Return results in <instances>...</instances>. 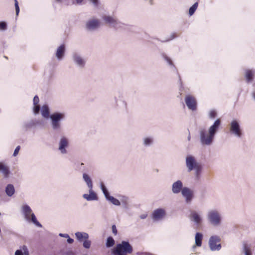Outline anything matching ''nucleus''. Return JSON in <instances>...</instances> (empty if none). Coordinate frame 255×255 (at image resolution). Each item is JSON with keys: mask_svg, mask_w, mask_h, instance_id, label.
I'll return each mask as SVG.
<instances>
[{"mask_svg": "<svg viewBox=\"0 0 255 255\" xmlns=\"http://www.w3.org/2000/svg\"><path fill=\"white\" fill-rule=\"evenodd\" d=\"M171 38L170 39H167V40H166L165 41H164V42H167V41H169L171 39H173L174 37H175V36H174V34H172L171 35Z\"/></svg>", "mask_w": 255, "mask_h": 255, "instance_id": "nucleus-53", "label": "nucleus"}, {"mask_svg": "<svg viewBox=\"0 0 255 255\" xmlns=\"http://www.w3.org/2000/svg\"><path fill=\"white\" fill-rule=\"evenodd\" d=\"M7 29V23L5 21H0V30L5 31Z\"/></svg>", "mask_w": 255, "mask_h": 255, "instance_id": "nucleus-40", "label": "nucleus"}, {"mask_svg": "<svg viewBox=\"0 0 255 255\" xmlns=\"http://www.w3.org/2000/svg\"><path fill=\"white\" fill-rule=\"evenodd\" d=\"M252 97L255 101V90H254L252 93Z\"/></svg>", "mask_w": 255, "mask_h": 255, "instance_id": "nucleus-52", "label": "nucleus"}, {"mask_svg": "<svg viewBox=\"0 0 255 255\" xmlns=\"http://www.w3.org/2000/svg\"><path fill=\"white\" fill-rule=\"evenodd\" d=\"M39 124V121L37 120H31L27 122H26L23 125L24 128H25L26 130H27L29 128H30L35 125Z\"/></svg>", "mask_w": 255, "mask_h": 255, "instance_id": "nucleus-26", "label": "nucleus"}, {"mask_svg": "<svg viewBox=\"0 0 255 255\" xmlns=\"http://www.w3.org/2000/svg\"><path fill=\"white\" fill-rule=\"evenodd\" d=\"M203 239V235L201 233H197L195 235V245L197 247H201Z\"/></svg>", "mask_w": 255, "mask_h": 255, "instance_id": "nucleus-28", "label": "nucleus"}, {"mask_svg": "<svg viewBox=\"0 0 255 255\" xmlns=\"http://www.w3.org/2000/svg\"><path fill=\"white\" fill-rule=\"evenodd\" d=\"M217 117V112L215 110H212L209 112V118L210 119H213Z\"/></svg>", "mask_w": 255, "mask_h": 255, "instance_id": "nucleus-39", "label": "nucleus"}, {"mask_svg": "<svg viewBox=\"0 0 255 255\" xmlns=\"http://www.w3.org/2000/svg\"><path fill=\"white\" fill-rule=\"evenodd\" d=\"M100 187H101V189L102 190L103 194L105 195L106 199H107L108 198V197L110 196V193H109L108 189H107V188L106 187L105 185L102 183H101Z\"/></svg>", "mask_w": 255, "mask_h": 255, "instance_id": "nucleus-35", "label": "nucleus"}, {"mask_svg": "<svg viewBox=\"0 0 255 255\" xmlns=\"http://www.w3.org/2000/svg\"><path fill=\"white\" fill-rule=\"evenodd\" d=\"M178 76H179V80H180V81H181V79L180 76L179 74H178Z\"/></svg>", "mask_w": 255, "mask_h": 255, "instance_id": "nucleus-57", "label": "nucleus"}, {"mask_svg": "<svg viewBox=\"0 0 255 255\" xmlns=\"http://www.w3.org/2000/svg\"><path fill=\"white\" fill-rule=\"evenodd\" d=\"M84 0H74L72 2L73 4L81 5Z\"/></svg>", "mask_w": 255, "mask_h": 255, "instance_id": "nucleus-44", "label": "nucleus"}, {"mask_svg": "<svg viewBox=\"0 0 255 255\" xmlns=\"http://www.w3.org/2000/svg\"><path fill=\"white\" fill-rule=\"evenodd\" d=\"M185 165L188 172H190L200 165L201 164L197 161L194 156L189 154L185 157Z\"/></svg>", "mask_w": 255, "mask_h": 255, "instance_id": "nucleus-8", "label": "nucleus"}, {"mask_svg": "<svg viewBox=\"0 0 255 255\" xmlns=\"http://www.w3.org/2000/svg\"><path fill=\"white\" fill-rule=\"evenodd\" d=\"M132 251V247L128 242L122 241L117 245L113 253L114 255H127L131 254Z\"/></svg>", "mask_w": 255, "mask_h": 255, "instance_id": "nucleus-5", "label": "nucleus"}, {"mask_svg": "<svg viewBox=\"0 0 255 255\" xmlns=\"http://www.w3.org/2000/svg\"><path fill=\"white\" fill-rule=\"evenodd\" d=\"M89 194H84L83 197L87 201H94L98 200V196L96 193L93 190V188H89Z\"/></svg>", "mask_w": 255, "mask_h": 255, "instance_id": "nucleus-18", "label": "nucleus"}, {"mask_svg": "<svg viewBox=\"0 0 255 255\" xmlns=\"http://www.w3.org/2000/svg\"><path fill=\"white\" fill-rule=\"evenodd\" d=\"M185 102L190 110L195 111L197 110V101L193 96L190 95H186L185 98Z\"/></svg>", "mask_w": 255, "mask_h": 255, "instance_id": "nucleus-13", "label": "nucleus"}, {"mask_svg": "<svg viewBox=\"0 0 255 255\" xmlns=\"http://www.w3.org/2000/svg\"><path fill=\"white\" fill-rule=\"evenodd\" d=\"M74 64L79 68H83L86 64L85 59L79 53L75 52L72 54Z\"/></svg>", "mask_w": 255, "mask_h": 255, "instance_id": "nucleus-15", "label": "nucleus"}, {"mask_svg": "<svg viewBox=\"0 0 255 255\" xmlns=\"http://www.w3.org/2000/svg\"><path fill=\"white\" fill-rule=\"evenodd\" d=\"M100 25V20L96 18H92L86 21L85 27L89 31H94Z\"/></svg>", "mask_w": 255, "mask_h": 255, "instance_id": "nucleus-12", "label": "nucleus"}, {"mask_svg": "<svg viewBox=\"0 0 255 255\" xmlns=\"http://www.w3.org/2000/svg\"><path fill=\"white\" fill-rule=\"evenodd\" d=\"M20 146H19V145H18V146H17L15 148V150H14V151L13 154V156H16L18 154V152H19V150H20Z\"/></svg>", "mask_w": 255, "mask_h": 255, "instance_id": "nucleus-45", "label": "nucleus"}, {"mask_svg": "<svg viewBox=\"0 0 255 255\" xmlns=\"http://www.w3.org/2000/svg\"><path fill=\"white\" fill-rule=\"evenodd\" d=\"M166 216V211L163 208H158L154 210L151 215V218L154 221L161 220Z\"/></svg>", "mask_w": 255, "mask_h": 255, "instance_id": "nucleus-14", "label": "nucleus"}, {"mask_svg": "<svg viewBox=\"0 0 255 255\" xmlns=\"http://www.w3.org/2000/svg\"><path fill=\"white\" fill-rule=\"evenodd\" d=\"M150 3L151 4H152V0H150Z\"/></svg>", "mask_w": 255, "mask_h": 255, "instance_id": "nucleus-56", "label": "nucleus"}, {"mask_svg": "<svg viewBox=\"0 0 255 255\" xmlns=\"http://www.w3.org/2000/svg\"><path fill=\"white\" fill-rule=\"evenodd\" d=\"M21 212L24 219L28 222H32L35 226L41 228L42 225L37 220L36 216L30 206L24 205L21 207Z\"/></svg>", "mask_w": 255, "mask_h": 255, "instance_id": "nucleus-4", "label": "nucleus"}, {"mask_svg": "<svg viewBox=\"0 0 255 255\" xmlns=\"http://www.w3.org/2000/svg\"><path fill=\"white\" fill-rule=\"evenodd\" d=\"M189 218L197 226L201 225L203 220L201 215L196 211H192L191 213Z\"/></svg>", "mask_w": 255, "mask_h": 255, "instance_id": "nucleus-17", "label": "nucleus"}, {"mask_svg": "<svg viewBox=\"0 0 255 255\" xmlns=\"http://www.w3.org/2000/svg\"><path fill=\"white\" fill-rule=\"evenodd\" d=\"M162 57L164 59V60L166 61L167 64L172 68H173L175 70H176V68L175 67L174 63L172 62V60L170 58H169L167 55L165 53L162 54Z\"/></svg>", "mask_w": 255, "mask_h": 255, "instance_id": "nucleus-29", "label": "nucleus"}, {"mask_svg": "<svg viewBox=\"0 0 255 255\" xmlns=\"http://www.w3.org/2000/svg\"><path fill=\"white\" fill-rule=\"evenodd\" d=\"M39 100L38 97L37 95L35 96L34 97L33 100V105H38V104L39 103Z\"/></svg>", "mask_w": 255, "mask_h": 255, "instance_id": "nucleus-43", "label": "nucleus"}, {"mask_svg": "<svg viewBox=\"0 0 255 255\" xmlns=\"http://www.w3.org/2000/svg\"><path fill=\"white\" fill-rule=\"evenodd\" d=\"M65 118L64 113L54 112L50 115V126L52 129L56 132H59L62 129V121Z\"/></svg>", "mask_w": 255, "mask_h": 255, "instance_id": "nucleus-2", "label": "nucleus"}, {"mask_svg": "<svg viewBox=\"0 0 255 255\" xmlns=\"http://www.w3.org/2000/svg\"><path fill=\"white\" fill-rule=\"evenodd\" d=\"M65 47L64 45L62 44L59 46L55 53V56L58 60H61L65 54Z\"/></svg>", "mask_w": 255, "mask_h": 255, "instance_id": "nucleus-19", "label": "nucleus"}, {"mask_svg": "<svg viewBox=\"0 0 255 255\" xmlns=\"http://www.w3.org/2000/svg\"><path fill=\"white\" fill-rule=\"evenodd\" d=\"M198 2H195L189 9V14L190 16L192 15L196 11L198 7Z\"/></svg>", "mask_w": 255, "mask_h": 255, "instance_id": "nucleus-36", "label": "nucleus"}, {"mask_svg": "<svg viewBox=\"0 0 255 255\" xmlns=\"http://www.w3.org/2000/svg\"><path fill=\"white\" fill-rule=\"evenodd\" d=\"M0 172L5 178H7L10 173L9 168L2 162H0Z\"/></svg>", "mask_w": 255, "mask_h": 255, "instance_id": "nucleus-23", "label": "nucleus"}, {"mask_svg": "<svg viewBox=\"0 0 255 255\" xmlns=\"http://www.w3.org/2000/svg\"><path fill=\"white\" fill-rule=\"evenodd\" d=\"M245 251V255H252V253L249 249L247 248L246 247L244 249Z\"/></svg>", "mask_w": 255, "mask_h": 255, "instance_id": "nucleus-47", "label": "nucleus"}, {"mask_svg": "<svg viewBox=\"0 0 255 255\" xmlns=\"http://www.w3.org/2000/svg\"><path fill=\"white\" fill-rule=\"evenodd\" d=\"M195 248V246H194L193 247V248Z\"/></svg>", "mask_w": 255, "mask_h": 255, "instance_id": "nucleus-61", "label": "nucleus"}, {"mask_svg": "<svg viewBox=\"0 0 255 255\" xmlns=\"http://www.w3.org/2000/svg\"><path fill=\"white\" fill-rule=\"evenodd\" d=\"M105 23L113 27L116 30L125 28L126 24L119 21L115 16L110 15H103L102 17Z\"/></svg>", "mask_w": 255, "mask_h": 255, "instance_id": "nucleus-6", "label": "nucleus"}, {"mask_svg": "<svg viewBox=\"0 0 255 255\" xmlns=\"http://www.w3.org/2000/svg\"><path fill=\"white\" fill-rule=\"evenodd\" d=\"M154 143V138L151 136H145L142 138V144L145 147L152 146Z\"/></svg>", "mask_w": 255, "mask_h": 255, "instance_id": "nucleus-20", "label": "nucleus"}, {"mask_svg": "<svg viewBox=\"0 0 255 255\" xmlns=\"http://www.w3.org/2000/svg\"><path fill=\"white\" fill-rule=\"evenodd\" d=\"M14 255H29V251L25 245L20 247L14 253Z\"/></svg>", "mask_w": 255, "mask_h": 255, "instance_id": "nucleus-22", "label": "nucleus"}, {"mask_svg": "<svg viewBox=\"0 0 255 255\" xmlns=\"http://www.w3.org/2000/svg\"><path fill=\"white\" fill-rule=\"evenodd\" d=\"M121 203L123 207L125 209H128L129 208L128 199V197H124L121 199Z\"/></svg>", "mask_w": 255, "mask_h": 255, "instance_id": "nucleus-32", "label": "nucleus"}, {"mask_svg": "<svg viewBox=\"0 0 255 255\" xmlns=\"http://www.w3.org/2000/svg\"><path fill=\"white\" fill-rule=\"evenodd\" d=\"M147 216V214H142L140 216V218L141 219H145Z\"/></svg>", "mask_w": 255, "mask_h": 255, "instance_id": "nucleus-50", "label": "nucleus"}, {"mask_svg": "<svg viewBox=\"0 0 255 255\" xmlns=\"http://www.w3.org/2000/svg\"><path fill=\"white\" fill-rule=\"evenodd\" d=\"M14 5L15 8L16 14L17 15L19 12V7L18 6V3L17 0H14Z\"/></svg>", "mask_w": 255, "mask_h": 255, "instance_id": "nucleus-42", "label": "nucleus"}, {"mask_svg": "<svg viewBox=\"0 0 255 255\" xmlns=\"http://www.w3.org/2000/svg\"><path fill=\"white\" fill-rule=\"evenodd\" d=\"M59 236L61 237H63V238H67L69 236V235L67 234H62V233H60L59 234Z\"/></svg>", "mask_w": 255, "mask_h": 255, "instance_id": "nucleus-49", "label": "nucleus"}, {"mask_svg": "<svg viewBox=\"0 0 255 255\" xmlns=\"http://www.w3.org/2000/svg\"><path fill=\"white\" fill-rule=\"evenodd\" d=\"M93 4V6L97 9L100 7L101 2L99 0H89Z\"/></svg>", "mask_w": 255, "mask_h": 255, "instance_id": "nucleus-37", "label": "nucleus"}, {"mask_svg": "<svg viewBox=\"0 0 255 255\" xmlns=\"http://www.w3.org/2000/svg\"><path fill=\"white\" fill-rule=\"evenodd\" d=\"M115 244L114 239L112 237H109L107 239L106 246L107 248H111L114 246Z\"/></svg>", "mask_w": 255, "mask_h": 255, "instance_id": "nucleus-33", "label": "nucleus"}, {"mask_svg": "<svg viewBox=\"0 0 255 255\" xmlns=\"http://www.w3.org/2000/svg\"><path fill=\"white\" fill-rule=\"evenodd\" d=\"M221 126V121L220 119L216 120L208 130L204 128L199 129V139L200 143L203 146H210L214 140L216 134L218 132Z\"/></svg>", "mask_w": 255, "mask_h": 255, "instance_id": "nucleus-1", "label": "nucleus"}, {"mask_svg": "<svg viewBox=\"0 0 255 255\" xmlns=\"http://www.w3.org/2000/svg\"><path fill=\"white\" fill-rule=\"evenodd\" d=\"M183 188L182 182L180 180H178L172 184L171 191L173 194H177L180 192H182Z\"/></svg>", "mask_w": 255, "mask_h": 255, "instance_id": "nucleus-16", "label": "nucleus"}, {"mask_svg": "<svg viewBox=\"0 0 255 255\" xmlns=\"http://www.w3.org/2000/svg\"><path fill=\"white\" fill-rule=\"evenodd\" d=\"M221 241V239L218 236H211L209 240V246L212 251H219L221 249L220 244H217Z\"/></svg>", "mask_w": 255, "mask_h": 255, "instance_id": "nucleus-11", "label": "nucleus"}, {"mask_svg": "<svg viewBox=\"0 0 255 255\" xmlns=\"http://www.w3.org/2000/svg\"><path fill=\"white\" fill-rule=\"evenodd\" d=\"M193 170L195 171L194 175L197 180H199L201 178V173L202 171V166L201 164L198 167L195 168Z\"/></svg>", "mask_w": 255, "mask_h": 255, "instance_id": "nucleus-30", "label": "nucleus"}, {"mask_svg": "<svg viewBox=\"0 0 255 255\" xmlns=\"http://www.w3.org/2000/svg\"><path fill=\"white\" fill-rule=\"evenodd\" d=\"M15 188L11 184H8L6 185L5 189V192L8 197H11L15 193Z\"/></svg>", "mask_w": 255, "mask_h": 255, "instance_id": "nucleus-24", "label": "nucleus"}, {"mask_svg": "<svg viewBox=\"0 0 255 255\" xmlns=\"http://www.w3.org/2000/svg\"><path fill=\"white\" fill-rule=\"evenodd\" d=\"M84 164L83 163H81V165H83Z\"/></svg>", "mask_w": 255, "mask_h": 255, "instance_id": "nucleus-60", "label": "nucleus"}, {"mask_svg": "<svg viewBox=\"0 0 255 255\" xmlns=\"http://www.w3.org/2000/svg\"><path fill=\"white\" fill-rule=\"evenodd\" d=\"M112 232H113V234L115 235H116L117 234L118 231H117L116 225H113L112 227Z\"/></svg>", "mask_w": 255, "mask_h": 255, "instance_id": "nucleus-46", "label": "nucleus"}, {"mask_svg": "<svg viewBox=\"0 0 255 255\" xmlns=\"http://www.w3.org/2000/svg\"><path fill=\"white\" fill-rule=\"evenodd\" d=\"M190 139H191V136H190V133H189V134H188V136H187V140H188V141H190Z\"/></svg>", "mask_w": 255, "mask_h": 255, "instance_id": "nucleus-54", "label": "nucleus"}, {"mask_svg": "<svg viewBox=\"0 0 255 255\" xmlns=\"http://www.w3.org/2000/svg\"><path fill=\"white\" fill-rule=\"evenodd\" d=\"M253 73L252 70H247L246 71L245 77L247 82H251L253 80Z\"/></svg>", "mask_w": 255, "mask_h": 255, "instance_id": "nucleus-31", "label": "nucleus"}, {"mask_svg": "<svg viewBox=\"0 0 255 255\" xmlns=\"http://www.w3.org/2000/svg\"><path fill=\"white\" fill-rule=\"evenodd\" d=\"M123 103H124L125 106L126 107L127 106V103L125 101L123 102Z\"/></svg>", "mask_w": 255, "mask_h": 255, "instance_id": "nucleus-55", "label": "nucleus"}, {"mask_svg": "<svg viewBox=\"0 0 255 255\" xmlns=\"http://www.w3.org/2000/svg\"><path fill=\"white\" fill-rule=\"evenodd\" d=\"M57 2H61L62 0H56Z\"/></svg>", "mask_w": 255, "mask_h": 255, "instance_id": "nucleus-58", "label": "nucleus"}, {"mask_svg": "<svg viewBox=\"0 0 255 255\" xmlns=\"http://www.w3.org/2000/svg\"><path fill=\"white\" fill-rule=\"evenodd\" d=\"M41 113L42 117L45 119L50 118V111L47 105H43L41 109Z\"/></svg>", "mask_w": 255, "mask_h": 255, "instance_id": "nucleus-25", "label": "nucleus"}, {"mask_svg": "<svg viewBox=\"0 0 255 255\" xmlns=\"http://www.w3.org/2000/svg\"><path fill=\"white\" fill-rule=\"evenodd\" d=\"M206 218L208 223L213 227H219L222 224V215L216 209L209 210L207 213Z\"/></svg>", "mask_w": 255, "mask_h": 255, "instance_id": "nucleus-3", "label": "nucleus"}, {"mask_svg": "<svg viewBox=\"0 0 255 255\" xmlns=\"http://www.w3.org/2000/svg\"><path fill=\"white\" fill-rule=\"evenodd\" d=\"M75 235L77 240L80 242L88 239L89 237L88 234L86 232H77L75 234Z\"/></svg>", "mask_w": 255, "mask_h": 255, "instance_id": "nucleus-21", "label": "nucleus"}, {"mask_svg": "<svg viewBox=\"0 0 255 255\" xmlns=\"http://www.w3.org/2000/svg\"><path fill=\"white\" fill-rule=\"evenodd\" d=\"M91 245V242L88 239H86L83 241V246L84 248L86 249H89L90 248Z\"/></svg>", "mask_w": 255, "mask_h": 255, "instance_id": "nucleus-38", "label": "nucleus"}, {"mask_svg": "<svg viewBox=\"0 0 255 255\" xmlns=\"http://www.w3.org/2000/svg\"><path fill=\"white\" fill-rule=\"evenodd\" d=\"M229 130L232 135L238 138H241L242 136V130L239 122L236 120H233L229 125Z\"/></svg>", "mask_w": 255, "mask_h": 255, "instance_id": "nucleus-7", "label": "nucleus"}, {"mask_svg": "<svg viewBox=\"0 0 255 255\" xmlns=\"http://www.w3.org/2000/svg\"><path fill=\"white\" fill-rule=\"evenodd\" d=\"M181 194L184 198L185 201L187 204H191L194 198V191L187 187H184L183 190H182Z\"/></svg>", "mask_w": 255, "mask_h": 255, "instance_id": "nucleus-10", "label": "nucleus"}, {"mask_svg": "<svg viewBox=\"0 0 255 255\" xmlns=\"http://www.w3.org/2000/svg\"><path fill=\"white\" fill-rule=\"evenodd\" d=\"M67 242L68 244H72L73 242H74V240L72 238H71L69 236H68V238H67Z\"/></svg>", "mask_w": 255, "mask_h": 255, "instance_id": "nucleus-48", "label": "nucleus"}, {"mask_svg": "<svg viewBox=\"0 0 255 255\" xmlns=\"http://www.w3.org/2000/svg\"><path fill=\"white\" fill-rule=\"evenodd\" d=\"M83 179L86 183L88 187L89 188H93V183L92 180L90 176L86 173L83 174Z\"/></svg>", "mask_w": 255, "mask_h": 255, "instance_id": "nucleus-27", "label": "nucleus"}, {"mask_svg": "<svg viewBox=\"0 0 255 255\" xmlns=\"http://www.w3.org/2000/svg\"><path fill=\"white\" fill-rule=\"evenodd\" d=\"M107 200L111 202L113 204L115 205L120 206L121 205V202L113 196H110L108 197Z\"/></svg>", "mask_w": 255, "mask_h": 255, "instance_id": "nucleus-34", "label": "nucleus"}, {"mask_svg": "<svg viewBox=\"0 0 255 255\" xmlns=\"http://www.w3.org/2000/svg\"><path fill=\"white\" fill-rule=\"evenodd\" d=\"M66 255H75V254L72 251H68L66 253Z\"/></svg>", "mask_w": 255, "mask_h": 255, "instance_id": "nucleus-51", "label": "nucleus"}, {"mask_svg": "<svg viewBox=\"0 0 255 255\" xmlns=\"http://www.w3.org/2000/svg\"><path fill=\"white\" fill-rule=\"evenodd\" d=\"M40 107L39 105H34L33 111L35 115H37L39 113Z\"/></svg>", "mask_w": 255, "mask_h": 255, "instance_id": "nucleus-41", "label": "nucleus"}, {"mask_svg": "<svg viewBox=\"0 0 255 255\" xmlns=\"http://www.w3.org/2000/svg\"><path fill=\"white\" fill-rule=\"evenodd\" d=\"M3 57H4V58H5V59H7V58H7V56H4Z\"/></svg>", "mask_w": 255, "mask_h": 255, "instance_id": "nucleus-59", "label": "nucleus"}, {"mask_svg": "<svg viewBox=\"0 0 255 255\" xmlns=\"http://www.w3.org/2000/svg\"><path fill=\"white\" fill-rule=\"evenodd\" d=\"M70 144L69 138L65 136H61L58 143V149L62 154H66L68 153L67 148Z\"/></svg>", "mask_w": 255, "mask_h": 255, "instance_id": "nucleus-9", "label": "nucleus"}]
</instances>
